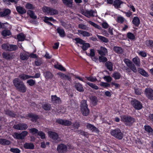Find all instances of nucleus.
<instances>
[{
    "instance_id": "nucleus-1",
    "label": "nucleus",
    "mask_w": 153,
    "mask_h": 153,
    "mask_svg": "<svg viewBox=\"0 0 153 153\" xmlns=\"http://www.w3.org/2000/svg\"><path fill=\"white\" fill-rule=\"evenodd\" d=\"M13 83L16 89L19 91L24 93L26 91L27 88L24 83L18 78L14 79Z\"/></svg>"
},
{
    "instance_id": "nucleus-2",
    "label": "nucleus",
    "mask_w": 153,
    "mask_h": 153,
    "mask_svg": "<svg viewBox=\"0 0 153 153\" xmlns=\"http://www.w3.org/2000/svg\"><path fill=\"white\" fill-rule=\"evenodd\" d=\"M88 106L86 100H82L81 102L80 105V111L84 116H88L90 110L88 108Z\"/></svg>"
},
{
    "instance_id": "nucleus-3",
    "label": "nucleus",
    "mask_w": 153,
    "mask_h": 153,
    "mask_svg": "<svg viewBox=\"0 0 153 153\" xmlns=\"http://www.w3.org/2000/svg\"><path fill=\"white\" fill-rule=\"evenodd\" d=\"M121 120L127 126H131L135 122V120L130 116L123 115L121 116Z\"/></svg>"
},
{
    "instance_id": "nucleus-4",
    "label": "nucleus",
    "mask_w": 153,
    "mask_h": 153,
    "mask_svg": "<svg viewBox=\"0 0 153 153\" xmlns=\"http://www.w3.org/2000/svg\"><path fill=\"white\" fill-rule=\"evenodd\" d=\"M110 133L112 136L119 140L122 139L123 137V133L118 128L111 130Z\"/></svg>"
},
{
    "instance_id": "nucleus-5",
    "label": "nucleus",
    "mask_w": 153,
    "mask_h": 153,
    "mask_svg": "<svg viewBox=\"0 0 153 153\" xmlns=\"http://www.w3.org/2000/svg\"><path fill=\"white\" fill-rule=\"evenodd\" d=\"M42 10L46 14H48L51 16L58 13V11L56 9L46 6H44L42 8Z\"/></svg>"
},
{
    "instance_id": "nucleus-6",
    "label": "nucleus",
    "mask_w": 153,
    "mask_h": 153,
    "mask_svg": "<svg viewBox=\"0 0 153 153\" xmlns=\"http://www.w3.org/2000/svg\"><path fill=\"white\" fill-rule=\"evenodd\" d=\"M28 132L26 131H22L20 133H18L17 132L13 133V136L15 138L18 139H23L27 135Z\"/></svg>"
},
{
    "instance_id": "nucleus-7",
    "label": "nucleus",
    "mask_w": 153,
    "mask_h": 153,
    "mask_svg": "<svg viewBox=\"0 0 153 153\" xmlns=\"http://www.w3.org/2000/svg\"><path fill=\"white\" fill-rule=\"evenodd\" d=\"M131 104L133 107L136 109L140 110L142 108V105L141 103L136 100H131Z\"/></svg>"
},
{
    "instance_id": "nucleus-8",
    "label": "nucleus",
    "mask_w": 153,
    "mask_h": 153,
    "mask_svg": "<svg viewBox=\"0 0 153 153\" xmlns=\"http://www.w3.org/2000/svg\"><path fill=\"white\" fill-rule=\"evenodd\" d=\"M28 128L27 125L25 123H19L16 125H14L13 126V128L16 129L18 130H25Z\"/></svg>"
},
{
    "instance_id": "nucleus-9",
    "label": "nucleus",
    "mask_w": 153,
    "mask_h": 153,
    "mask_svg": "<svg viewBox=\"0 0 153 153\" xmlns=\"http://www.w3.org/2000/svg\"><path fill=\"white\" fill-rule=\"evenodd\" d=\"M57 150L59 153H65L67 151V147L64 144H60L58 145Z\"/></svg>"
},
{
    "instance_id": "nucleus-10",
    "label": "nucleus",
    "mask_w": 153,
    "mask_h": 153,
    "mask_svg": "<svg viewBox=\"0 0 153 153\" xmlns=\"http://www.w3.org/2000/svg\"><path fill=\"white\" fill-rule=\"evenodd\" d=\"M145 94L147 97L153 100V90L151 88H146L145 90Z\"/></svg>"
},
{
    "instance_id": "nucleus-11",
    "label": "nucleus",
    "mask_w": 153,
    "mask_h": 153,
    "mask_svg": "<svg viewBox=\"0 0 153 153\" xmlns=\"http://www.w3.org/2000/svg\"><path fill=\"white\" fill-rule=\"evenodd\" d=\"M56 122L59 124L65 126H69L71 125V122L66 120L59 119L56 120Z\"/></svg>"
},
{
    "instance_id": "nucleus-12",
    "label": "nucleus",
    "mask_w": 153,
    "mask_h": 153,
    "mask_svg": "<svg viewBox=\"0 0 153 153\" xmlns=\"http://www.w3.org/2000/svg\"><path fill=\"white\" fill-rule=\"evenodd\" d=\"M2 56L4 58L7 59H11L14 58V56L12 53L6 52L3 53Z\"/></svg>"
},
{
    "instance_id": "nucleus-13",
    "label": "nucleus",
    "mask_w": 153,
    "mask_h": 153,
    "mask_svg": "<svg viewBox=\"0 0 153 153\" xmlns=\"http://www.w3.org/2000/svg\"><path fill=\"white\" fill-rule=\"evenodd\" d=\"M48 134L49 137L55 140L59 139L58 134L55 132L50 131L48 132Z\"/></svg>"
},
{
    "instance_id": "nucleus-14",
    "label": "nucleus",
    "mask_w": 153,
    "mask_h": 153,
    "mask_svg": "<svg viewBox=\"0 0 153 153\" xmlns=\"http://www.w3.org/2000/svg\"><path fill=\"white\" fill-rule=\"evenodd\" d=\"M29 57V54L28 52L21 53L20 54V57L22 60H27Z\"/></svg>"
},
{
    "instance_id": "nucleus-15",
    "label": "nucleus",
    "mask_w": 153,
    "mask_h": 153,
    "mask_svg": "<svg viewBox=\"0 0 153 153\" xmlns=\"http://www.w3.org/2000/svg\"><path fill=\"white\" fill-rule=\"evenodd\" d=\"M84 13V15L88 18H89L91 16H96L97 15L96 13L92 10L86 11Z\"/></svg>"
},
{
    "instance_id": "nucleus-16",
    "label": "nucleus",
    "mask_w": 153,
    "mask_h": 153,
    "mask_svg": "<svg viewBox=\"0 0 153 153\" xmlns=\"http://www.w3.org/2000/svg\"><path fill=\"white\" fill-rule=\"evenodd\" d=\"M23 146L25 149H33L34 148V144L31 143H26L24 144Z\"/></svg>"
},
{
    "instance_id": "nucleus-17",
    "label": "nucleus",
    "mask_w": 153,
    "mask_h": 153,
    "mask_svg": "<svg viewBox=\"0 0 153 153\" xmlns=\"http://www.w3.org/2000/svg\"><path fill=\"white\" fill-rule=\"evenodd\" d=\"M78 34L79 35H82L83 36H91L92 34L88 32L82 30H78Z\"/></svg>"
},
{
    "instance_id": "nucleus-18",
    "label": "nucleus",
    "mask_w": 153,
    "mask_h": 153,
    "mask_svg": "<svg viewBox=\"0 0 153 153\" xmlns=\"http://www.w3.org/2000/svg\"><path fill=\"white\" fill-rule=\"evenodd\" d=\"M25 117L27 119L30 118L31 119V120L33 121H35L38 118V116L32 114H28Z\"/></svg>"
},
{
    "instance_id": "nucleus-19",
    "label": "nucleus",
    "mask_w": 153,
    "mask_h": 153,
    "mask_svg": "<svg viewBox=\"0 0 153 153\" xmlns=\"http://www.w3.org/2000/svg\"><path fill=\"white\" fill-rule=\"evenodd\" d=\"M75 88L76 90L79 92H83L84 91V89L82 85L79 83H76L74 85Z\"/></svg>"
},
{
    "instance_id": "nucleus-20",
    "label": "nucleus",
    "mask_w": 153,
    "mask_h": 153,
    "mask_svg": "<svg viewBox=\"0 0 153 153\" xmlns=\"http://www.w3.org/2000/svg\"><path fill=\"white\" fill-rule=\"evenodd\" d=\"M98 53L101 56H105L107 53V50L105 48L101 47L100 50H98Z\"/></svg>"
},
{
    "instance_id": "nucleus-21",
    "label": "nucleus",
    "mask_w": 153,
    "mask_h": 153,
    "mask_svg": "<svg viewBox=\"0 0 153 153\" xmlns=\"http://www.w3.org/2000/svg\"><path fill=\"white\" fill-rule=\"evenodd\" d=\"M132 22L134 25L138 27L139 26L140 23V20L138 17L135 16L133 19Z\"/></svg>"
},
{
    "instance_id": "nucleus-22",
    "label": "nucleus",
    "mask_w": 153,
    "mask_h": 153,
    "mask_svg": "<svg viewBox=\"0 0 153 153\" xmlns=\"http://www.w3.org/2000/svg\"><path fill=\"white\" fill-rule=\"evenodd\" d=\"M10 144V141L5 139H0V144L2 145H8Z\"/></svg>"
},
{
    "instance_id": "nucleus-23",
    "label": "nucleus",
    "mask_w": 153,
    "mask_h": 153,
    "mask_svg": "<svg viewBox=\"0 0 153 153\" xmlns=\"http://www.w3.org/2000/svg\"><path fill=\"white\" fill-rule=\"evenodd\" d=\"M117 21L119 23L122 24L123 23H127V21L123 17L119 16L117 18Z\"/></svg>"
},
{
    "instance_id": "nucleus-24",
    "label": "nucleus",
    "mask_w": 153,
    "mask_h": 153,
    "mask_svg": "<svg viewBox=\"0 0 153 153\" xmlns=\"http://www.w3.org/2000/svg\"><path fill=\"white\" fill-rule=\"evenodd\" d=\"M16 8L17 11L19 13L23 14L26 12L25 9L22 7L16 6Z\"/></svg>"
},
{
    "instance_id": "nucleus-25",
    "label": "nucleus",
    "mask_w": 153,
    "mask_h": 153,
    "mask_svg": "<svg viewBox=\"0 0 153 153\" xmlns=\"http://www.w3.org/2000/svg\"><path fill=\"white\" fill-rule=\"evenodd\" d=\"M51 100L53 102L56 103H59L61 102L59 98L57 97L55 95L51 96Z\"/></svg>"
},
{
    "instance_id": "nucleus-26",
    "label": "nucleus",
    "mask_w": 153,
    "mask_h": 153,
    "mask_svg": "<svg viewBox=\"0 0 153 153\" xmlns=\"http://www.w3.org/2000/svg\"><path fill=\"white\" fill-rule=\"evenodd\" d=\"M87 127L88 128L90 129L93 132H97L98 131L97 128L91 124H88L87 125Z\"/></svg>"
},
{
    "instance_id": "nucleus-27",
    "label": "nucleus",
    "mask_w": 153,
    "mask_h": 153,
    "mask_svg": "<svg viewBox=\"0 0 153 153\" xmlns=\"http://www.w3.org/2000/svg\"><path fill=\"white\" fill-rule=\"evenodd\" d=\"M10 13V10L8 9L5 10L3 12L0 13V16L3 17L9 15Z\"/></svg>"
},
{
    "instance_id": "nucleus-28",
    "label": "nucleus",
    "mask_w": 153,
    "mask_h": 153,
    "mask_svg": "<svg viewBox=\"0 0 153 153\" xmlns=\"http://www.w3.org/2000/svg\"><path fill=\"white\" fill-rule=\"evenodd\" d=\"M58 33L59 36L62 37H63L65 36V33L64 30L60 28H58L57 29Z\"/></svg>"
},
{
    "instance_id": "nucleus-29",
    "label": "nucleus",
    "mask_w": 153,
    "mask_h": 153,
    "mask_svg": "<svg viewBox=\"0 0 153 153\" xmlns=\"http://www.w3.org/2000/svg\"><path fill=\"white\" fill-rule=\"evenodd\" d=\"M138 72L142 75L145 77H148L149 76L148 74L143 69L138 68Z\"/></svg>"
},
{
    "instance_id": "nucleus-30",
    "label": "nucleus",
    "mask_w": 153,
    "mask_h": 153,
    "mask_svg": "<svg viewBox=\"0 0 153 153\" xmlns=\"http://www.w3.org/2000/svg\"><path fill=\"white\" fill-rule=\"evenodd\" d=\"M63 3L69 7L72 6L73 0H62Z\"/></svg>"
},
{
    "instance_id": "nucleus-31",
    "label": "nucleus",
    "mask_w": 153,
    "mask_h": 153,
    "mask_svg": "<svg viewBox=\"0 0 153 153\" xmlns=\"http://www.w3.org/2000/svg\"><path fill=\"white\" fill-rule=\"evenodd\" d=\"M122 2L120 0H115L114 2L113 5L116 8H120Z\"/></svg>"
},
{
    "instance_id": "nucleus-32",
    "label": "nucleus",
    "mask_w": 153,
    "mask_h": 153,
    "mask_svg": "<svg viewBox=\"0 0 153 153\" xmlns=\"http://www.w3.org/2000/svg\"><path fill=\"white\" fill-rule=\"evenodd\" d=\"M114 51L118 53H123V49L120 47L115 46L114 48Z\"/></svg>"
},
{
    "instance_id": "nucleus-33",
    "label": "nucleus",
    "mask_w": 153,
    "mask_h": 153,
    "mask_svg": "<svg viewBox=\"0 0 153 153\" xmlns=\"http://www.w3.org/2000/svg\"><path fill=\"white\" fill-rule=\"evenodd\" d=\"M19 77L23 80H25L31 78L30 76H29L26 74H22L19 75Z\"/></svg>"
},
{
    "instance_id": "nucleus-34",
    "label": "nucleus",
    "mask_w": 153,
    "mask_h": 153,
    "mask_svg": "<svg viewBox=\"0 0 153 153\" xmlns=\"http://www.w3.org/2000/svg\"><path fill=\"white\" fill-rule=\"evenodd\" d=\"M11 33L9 30H3L1 32L2 35L4 36H6L10 35Z\"/></svg>"
},
{
    "instance_id": "nucleus-35",
    "label": "nucleus",
    "mask_w": 153,
    "mask_h": 153,
    "mask_svg": "<svg viewBox=\"0 0 153 153\" xmlns=\"http://www.w3.org/2000/svg\"><path fill=\"white\" fill-rule=\"evenodd\" d=\"M133 62L138 66H140V60L138 57H136L132 59Z\"/></svg>"
},
{
    "instance_id": "nucleus-36",
    "label": "nucleus",
    "mask_w": 153,
    "mask_h": 153,
    "mask_svg": "<svg viewBox=\"0 0 153 153\" xmlns=\"http://www.w3.org/2000/svg\"><path fill=\"white\" fill-rule=\"evenodd\" d=\"M27 13L33 19H36L37 18V16L35 15V13L33 11L30 10H28Z\"/></svg>"
},
{
    "instance_id": "nucleus-37",
    "label": "nucleus",
    "mask_w": 153,
    "mask_h": 153,
    "mask_svg": "<svg viewBox=\"0 0 153 153\" xmlns=\"http://www.w3.org/2000/svg\"><path fill=\"white\" fill-rule=\"evenodd\" d=\"M25 38V36L23 33H20L17 35V39L20 41H24Z\"/></svg>"
},
{
    "instance_id": "nucleus-38",
    "label": "nucleus",
    "mask_w": 153,
    "mask_h": 153,
    "mask_svg": "<svg viewBox=\"0 0 153 153\" xmlns=\"http://www.w3.org/2000/svg\"><path fill=\"white\" fill-rule=\"evenodd\" d=\"M105 65L110 71L113 70V64L110 62H108L105 63Z\"/></svg>"
},
{
    "instance_id": "nucleus-39",
    "label": "nucleus",
    "mask_w": 153,
    "mask_h": 153,
    "mask_svg": "<svg viewBox=\"0 0 153 153\" xmlns=\"http://www.w3.org/2000/svg\"><path fill=\"white\" fill-rule=\"evenodd\" d=\"M55 67L61 71H65L66 70L62 65L59 64H56L54 65Z\"/></svg>"
},
{
    "instance_id": "nucleus-40",
    "label": "nucleus",
    "mask_w": 153,
    "mask_h": 153,
    "mask_svg": "<svg viewBox=\"0 0 153 153\" xmlns=\"http://www.w3.org/2000/svg\"><path fill=\"white\" fill-rule=\"evenodd\" d=\"M86 83L91 87L95 90H98L99 89V87L94 84L88 82V81H87Z\"/></svg>"
},
{
    "instance_id": "nucleus-41",
    "label": "nucleus",
    "mask_w": 153,
    "mask_h": 153,
    "mask_svg": "<svg viewBox=\"0 0 153 153\" xmlns=\"http://www.w3.org/2000/svg\"><path fill=\"white\" fill-rule=\"evenodd\" d=\"M97 36L99 39L103 42L107 43L108 42V39L104 37L98 35H97Z\"/></svg>"
},
{
    "instance_id": "nucleus-42",
    "label": "nucleus",
    "mask_w": 153,
    "mask_h": 153,
    "mask_svg": "<svg viewBox=\"0 0 153 153\" xmlns=\"http://www.w3.org/2000/svg\"><path fill=\"white\" fill-rule=\"evenodd\" d=\"M42 108L45 110L49 111L51 109V106L50 104H45L42 105Z\"/></svg>"
},
{
    "instance_id": "nucleus-43",
    "label": "nucleus",
    "mask_w": 153,
    "mask_h": 153,
    "mask_svg": "<svg viewBox=\"0 0 153 153\" xmlns=\"http://www.w3.org/2000/svg\"><path fill=\"white\" fill-rule=\"evenodd\" d=\"M10 44L8 43H4L1 45L2 48L4 50L8 51L10 48Z\"/></svg>"
},
{
    "instance_id": "nucleus-44",
    "label": "nucleus",
    "mask_w": 153,
    "mask_h": 153,
    "mask_svg": "<svg viewBox=\"0 0 153 153\" xmlns=\"http://www.w3.org/2000/svg\"><path fill=\"white\" fill-rule=\"evenodd\" d=\"M145 44L149 48H153V41L152 40H146L145 42Z\"/></svg>"
},
{
    "instance_id": "nucleus-45",
    "label": "nucleus",
    "mask_w": 153,
    "mask_h": 153,
    "mask_svg": "<svg viewBox=\"0 0 153 153\" xmlns=\"http://www.w3.org/2000/svg\"><path fill=\"white\" fill-rule=\"evenodd\" d=\"M18 49V47L17 45L10 44L9 51H15L17 50Z\"/></svg>"
},
{
    "instance_id": "nucleus-46",
    "label": "nucleus",
    "mask_w": 153,
    "mask_h": 153,
    "mask_svg": "<svg viewBox=\"0 0 153 153\" xmlns=\"http://www.w3.org/2000/svg\"><path fill=\"white\" fill-rule=\"evenodd\" d=\"M85 78L87 80L91 82H95L97 80V79L95 77L92 76H85Z\"/></svg>"
},
{
    "instance_id": "nucleus-47",
    "label": "nucleus",
    "mask_w": 153,
    "mask_h": 153,
    "mask_svg": "<svg viewBox=\"0 0 153 153\" xmlns=\"http://www.w3.org/2000/svg\"><path fill=\"white\" fill-rule=\"evenodd\" d=\"M128 38L131 40H134L135 39V36L134 35L130 32H128L127 33Z\"/></svg>"
},
{
    "instance_id": "nucleus-48",
    "label": "nucleus",
    "mask_w": 153,
    "mask_h": 153,
    "mask_svg": "<svg viewBox=\"0 0 153 153\" xmlns=\"http://www.w3.org/2000/svg\"><path fill=\"white\" fill-rule=\"evenodd\" d=\"M88 22L91 25L94 27L96 28H97L99 30H101V27L100 26H99V25L96 24V23H94V22L90 21H89Z\"/></svg>"
},
{
    "instance_id": "nucleus-49",
    "label": "nucleus",
    "mask_w": 153,
    "mask_h": 153,
    "mask_svg": "<svg viewBox=\"0 0 153 153\" xmlns=\"http://www.w3.org/2000/svg\"><path fill=\"white\" fill-rule=\"evenodd\" d=\"M30 133H31L32 134H37L38 132V130L35 128H31L28 129Z\"/></svg>"
},
{
    "instance_id": "nucleus-50",
    "label": "nucleus",
    "mask_w": 153,
    "mask_h": 153,
    "mask_svg": "<svg viewBox=\"0 0 153 153\" xmlns=\"http://www.w3.org/2000/svg\"><path fill=\"white\" fill-rule=\"evenodd\" d=\"M78 27L82 29L87 30L88 29V27L85 25L82 24H79L78 25Z\"/></svg>"
},
{
    "instance_id": "nucleus-51",
    "label": "nucleus",
    "mask_w": 153,
    "mask_h": 153,
    "mask_svg": "<svg viewBox=\"0 0 153 153\" xmlns=\"http://www.w3.org/2000/svg\"><path fill=\"white\" fill-rule=\"evenodd\" d=\"M25 7L27 9L33 10L35 8L34 7L32 4L29 3L26 4Z\"/></svg>"
},
{
    "instance_id": "nucleus-52",
    "label": "nucleus",
    "mask_w": 153,
    "mask_h": 153,
    "mask_svg": "<svg viewBox=\"0 0 153 153\" xmlns=\"http://www.w3.org/2000/svg\"><path fill=\"white\" fill-rule=\"evenodd\" d=\"M123 61L127 66L129 67L132 64L131 62L128 59H125Z\"/></svg>"
},
{
    "instance_id": "nucleus-53",
    "label": "nucleus",
    "mask_w": 153,
    "mask_h": 153,
    "mask_svg": "<svg viewBox=\"0 0 153 153\" xmlns=\"http://www.w3.org/2000/svg\"><path fill=\"white\" fill-rule=\"evenodd\" d=\"M5 113L6 114L12 117H14L16 115V114L14 113L9 110L6 111H5Z\"/></svg>"
},
{
    "instance_id": "nucleus-54",
    "label": "nucleus",
    "mask_w": 153,
    "mask_h": 153,
    "mask_svg": "<svg viewBox=\"0 0 153 153\" xmlns=\"http://www.w3.org/2000/svg\"><path fill=\"white\" fill-rule=\"evenodd\" d=\"M145 129V131L149 133H152L153 132V130L152 128L149 126H144Z\"/></svg>"
},
{
    "instance_id": "nucleus-55",
    "label": "nucleus",
    "mask_w": 153,
    "mask_h": 153,
    "mask_svg": "<svg viewBox=\"0 0 153 153\" xmlns=\"http://www.w3.org/2000/svg\"><path fill=\"white\" fill-rule=\"evenodd\" d=\"M82 45V48L84 50H87L88 48L90 47V45L88 43H85L84 42V43Z\"/></svg>"
},
{
    "instance_id": "nucleus-56",
    "label": "nucleus",
    "mask_w": 153,
    "mask_h": 153,
    "mask_svg": "<svg viewBox=\"0 0 153 153\" xmlns=\"http://www.w3.org/2000/svg\"><path fill=\"white\" fill-rule=\"evenodd\" d=\"M44 22H49V21H50L53 22H54L56 21V20L54 19L52 17H48L47 16H45L44 17Z\"/></svg>"
},
{
    "instance_id": "nucleus-57",
    "label": "nucleus",
    "mask_w": 153,
    "mask_h": 153,
    "mask_svg": "<svg viewBox=\"0 0 153 153\" xmlns=\"http://www.w3.org/2000/svg\"><path fill=\"white\" fill-rule=\"evenodd\" d=\"M74 40H75L76 43H79L80 44H82L84 42V41L79 38H76Z\"/></svg>"
},
{
    "instance_id": "nucleus-58",
    "label": "nucleus",
    "mask_w": 153,
    "mask_h": 153,
    "mask_svg": "<svg viewBox=\"0 0 153 153\" xmlns=\"http://www.w3.org/2000/svg\"><path fill=\"white\" fill-rule=\"evenodd\" d=\"M10 152L13 153H20L21 152V150L18 148H12L10 149Z\"/></svg>"
},
{
    "instance_id": "nucleus-59",
    "label": "nucleus",
    "mask_w": 153,
    "mask_h": 153,
    "mask_svg": "<svg viewBox=\"0 0 153 153\" xmlns=\"http://www.w3.org/2000/svg\"><path fill=\"white\" fill-rule=\"evenodd\" d=\"M112 76L116 79H119L120 77V74L118 73L115 72L113 74Z\"/></svg>"
},
{
    "instance_id": "nucleus-60",
    "label": "nucleus",
    "mask_w": 153,
    "mask_h": 153,
    "mask_svg": "<svg viewBox=\"0 0 153 153\" xmlns=\"http://www.w3.org/2000/svg\"><path fill=\"white\" fill-rule=\"evenodd\" d=\"M107 58L102 56L99 57V61L100 62H105L107 61Z\"/></svg>"
},
{
    "instance_id": "nucleus-61",
    "label": "nucleus",
    "mask_w": 153,
    "mask_h": 153,
    "mask_svg": "<svg viewBox=\"0 0 153 153\" xmlns=\"http://www.w3.org/2000/svg\"><path fill=\"white\" fill-rule=\"evenodd\" d=\"M90 99L92 103L96 105L97 102V98L95 96H92L90 98Z\"/></svg>"
},
{
    "instance_id": "nucleus-62",
    "label": "nucleus",
    "mask_w": 153,
    "mask_h": 153,
    "mask_svg": "<svg viewBox=\"0 0 153 153\" xmlns=\"http://www.w3.org/2000/svg\"><path fill=\"white\" fill-rule=\"evenodd\" d=\"M129 68L134 72L136 73L137 72V68L134 64H132Z\"/></svg>"
},
{
    "instance_id": "nucleus-63",
    "label": "nucleus",
    "mask_w": 153,
    "mask_h": 153,
    "mask_svg": "<svg viewBox=\"0 0 153 153\" xmlns=\"http://www.w3.org/2000/svg\"><path fill=\"white\" fill-rule=\"evenodd\" d=\"M35 81L32 79L28 80L27 81V83H28L30 86H33L35 84Z\"/></svg>"
},
{
    "instance_id": "nucleus-64",
    "label": "nucleus",
    "mask_w": 153,
    "mask_h": 153,
    "mask_svg": "<svg viewBox=\"0 0 153 153\" xmlns=\"http://www.w3.org/2000/svg\"><path fill=\"white\" fill-rule=\"evenodd\" d=\"M103 79L107 82H110L112 80V78L111 76H105L103 77Z\"/></svg>"
}]
</instances>
